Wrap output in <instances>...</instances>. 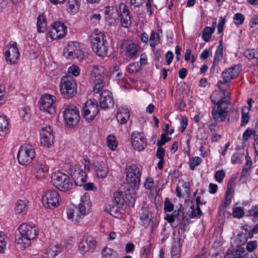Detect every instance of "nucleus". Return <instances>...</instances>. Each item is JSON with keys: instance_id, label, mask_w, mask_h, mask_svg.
<instances>
[{"instance_id": "6ab92c4d", "label": "nucleus", "mask_w": 258, "mask_h": 258, "mask_svg": "<svg viewBox=\"0 0 258 258\" xmlns=\"http://www.w3.org/2000/svg\"><path fill=\"white\" fill-rule=\"evenodd\" d=\"M121 48L126 57L133 59L137 57L140 46L131 40H126L122 43Z\"/></svg>"}, {"instance_id": "864d4df0", "label": "nucleus", "mask_w": 258, "mask_h": 258, "mask_svg": "<svg viewBox=\"0 0 258 258\" xmlns=\"http://www.w3.org/2000/svg\"><path fill=\"white\" fill-rule=\"evenodd\" d=\"M248 215L252 217L253 220H258V204L251 207L248 211Z\"/></svg>"}, {"instance_id": "72a5a7b5", "label": "nucleus", "mask_w": 258, "mask_h": 258, "mask_svg": "<svg viewBox=\"0 0 258 258\" xmlns=\"http://www.w3.org/2000/svg\"><path fill=\"white\" fill-rule=\"evenodd\" d=\"M140 217L142 224L144 226H148L152 220L151 213L147 209H142Z\"/></svg>"}, {"instance_id": "3c124183", "label": "nucleus", "mask_w": 258, "mask_h": 258, "mask_svg": "<svg viewBox=\"0 0 258 258\" xmlns=\"http://www.w3.org/2000/svg\"><path fill=\"white\" fill-rule=\"evenodd\" d=\"M109 213L111 215L116 218L120 217L121 215L120 209H119L117 206L111 207L109 209Z\"/></svg>"}, {"instance_id": "e2e57ef3", "label": "nucleus", "mask_w": 258, "mask_h": 258, "mask_svg": "<svg viewBox=\"0 0 258 258\" xmlns=\"http://www.w3.org/2000/svg\"><path fill=\"white\" fill-rule=\"evenodd\" d=\"M174 205L168 199H166L164 204V209L166 212H171L174 209Z\"/></svg>"}, {"instance_id": "603ef678", "label": "nucleus", "mask_w": 258, "mask_h": 258, "mask_svg": "<svg viewBox=\"0 0 258 258\" xmlns=\"http://www.w3.org/2000/svg\"><path fill=\"white\" fill-rule=\"evenodd\" d=\"M244 212L243 208L240 207H235L233 209V215L237 218H241L244 216Z\"/></svg>"}, {"instance_id": "58836bf2", "label": "nucleus", "mask_w": 258, "mask_h": 258, "mask_svg": "<svg viewBox=\"0 0 258 258\" xmlns=\"http://www.w3.org/2000/svg\"><path fill=\"white\" fill-rule=\"evenodd\" d=\"M214 32L213 29H211L210 27H206L202 34V38L206 42H209L211 38L212 34Z\"/></svg>"}, {"instance_id": "4c0bfd02", "label": "nucleus", "mask_w": 258, "mask_h": 258, "mask_svg": "<svg viewBox=\"0 0 258 258\" xmlns=\"http://www.w3.org/2000/svg\"><path fill=\"white\" fill-rule=\"evenodd\" d=\"M106 143L109 149L112 151L115 150L117 147V142L113 135H109L107 137Z\"/></svg>"}, {"instance_id": "79ce46f5", "label": "nucleus", "mask_w": 258, "mask_h": 258, "mask_svg": "<svg viewBox=\"0 0 258 258\" xmlns=\"http://www.w3.org/2000/svg\"><path fill=\"white\" fill-rule=\"evenodd\" d=\"M90 45L93 51L97 53V32L95 31L90 37Z\"/></svg>"}, {"instance_id": "9b49d317", "label": "nucleus", "mask_w": 258, "mask_h": 258, "mask_svg": "<svg viewBox=\"0 0 258 258\" xmlns=\"http://www.w3.org/2000/svg\"><path fill=\"white\" fill-rule=\"evenodd\" d=\"M141 175L140 170L136 165H132L127 169L126 180L132 187H139L141 183Z\"/></svg>"}, {"instance_id": "f3484780", "label": "nucleus", "mask_w": 258, "mask_h": 258, "mask_svg": "<svg viewBox=\"0 0 258 258\" xmlns=\"http://www.w3.org/2000/svg\"><path fill=\"white\" fill-rule=\"evenodd\" d=\"M108 42L106 36L102 33H98V56L103 57L105 61L108 59L107 52Z\"/></svg>"}, {"instance_id": "c756f323", "label": "nucleus", "mask_w": 258, "mask_h": 258, "mask_svg": "<svg viewBox=\"0 0 258 258\" xmlns=\"http://www.w3.org/2000/svg\"><path fill=\"white\" fill-rule=\"evenodd\" d=\"M80 5V0H68L67 10L70 14L73 15L78 11Z\"/></svg>"}, {"instance_id": "774afa93", "label": "nucleus", "mask_w": 258, "mask_h": 258, "mask_svg": "<svg viewBox=\"0 0 258 258\" xmlns=\"http://www.w3.org/2000/svg\"><path fill=\"white\" fill-rule=\"evenodd\" d=\"M154 183L153 179L151 177H148L146 178L144 185L146 188L150 189L153 186Z\"/></svg>"}, {"instance_id": "aec40b11", "label": "nucleus", "mask_w": 258, "mask_h": 258, "mask_svg": "<svg viewBox=\"0 0 258 258\" xmlns=\"http://www.w3.org/2000/svg\"><path fill=\"white\" fill-rule=\"evenodd\" d=\"M132 145L138 151L143 150L147 146L146 140L143 133L134 132L131 136Z\"/></svg>"}, {"instance_id": "4468645a", "label": "nucleus", "mask_w": 258, "mask_h": 258, "mask_svg": "<svg viewBox=\"0 0 258 258\" xmlns=\"http://www.w3.org/2000/svg\"><path fill=\"white\" fill-rule=\"evenodd\" d=\"M67 28L60 22H56L52 25L51 29L47 33V36L52 39H59L65 36Z\"/></svg>"}, {"instance_id": "bb28decb", "label": "nucleus", "mask_w": 258, "mask_h": 258, "mask_svg": "<svg viewBox=\"0 0 258 258\" xmlns=\"http://www.w3.org/2000/svg\"><path fill=\"white\" fill-rule=\"evenodd\" d=\"M62 250L60 244H51L43 255V258H54Z\"/></svg>"}, {"instance_id": "f8f14e48", "label": "nucleus", "mask_w": 258, "mask_h": 258, "mask_svg": "<svg viewBox=\"0 0 258 258\" xmlns=\"http://www.w3.org/2000/svg\"><path fill=\"white\" fill-rule=\"evenodd\" d=\"M83 114L88 122H91L97 116V101L94 98L88 99L83 105Z\"/></svg>"}, {"instance_id": "5fc2aeb1", "label": "nucleus", "mask_w": 258, "mask_h": 258, "mask_svg": "<svg viewBox=\"0 0 258 258\" xmlns=\"http://www.w3.org/2000/svg\"><path fill=\"white\" fill-rule=\"evenodd\" d=\"M242 158L243 156L241 154L236 152L232 155L231 161L233 164L241 163L242 161Z\"/></svg>"}, {"instance_id": "2f4dec72", "label": "nucleus", "mask_w": 258, "mask_h": 258, "mask_svg": "<svg viewBox=\"0 0 258 258\" xmlns=\"http://www.w3.org/2000/svg\"><path fill=\"white\" fill-rule=\"evenodd\" d=\"M9 123L6 116H0V135L4 136L9 131Z\"/></svg>"}, {"instance_id": "f257e3e1", "label": "nucleus", "mask_w": 258, "mask_h": 258, "mask_svg": "<svg viewBox=\"0 0 258 258\" xmlns=\"http://www.w3.org/2000/svg\"><path fill=\"white\" fill-rule=\"evenodd\" d=\"M19 235L16 236L15 243L23 244L26 248L30 244V241L35 238L38 233V229L33 223H24L21 224L19 228Z\"/></svg>"}, {"instance_id": "7ed1b4c3", "label": "nucleus", "mask_w": 258, "mask_h": 258, "mask_svg": "<svg viewBox=\"0 0 258 258\" xmlns=\"http://www.w3.org/2000/svg\"><path fill=\"white\" fill-rule=\"evenodd\" d=\"M59 89L63 98L69 99L74 97L77 90L76 80L71 75L63 76L60 79Z\"/></svg>"}, {"instance_id": "0e129e2a", "label": "nucleus", "mask_w": 258, "mask_h": 258, "mask_svg": "<svg viewBox=\"0 0 258 258\" xmlns=\"http://www.w3.org/2000/svg\"><path fill=\"white\" fill-rule=\"evenodd\" d=\"M253 234L252 233V232H251V230H250L249 231H248V232L247 233H241L240 234H238V236L239 237H241V238H242V240H241V241L242 242V243H245L248 238H252L253 236Z\"/></svg>"}, {"instance_id": "de8ad7c7", "label": "nucleus", "mask_w": 258, "mask_h": 258, "mask_svg": "<svg viewBox=\"0 0 258 258\" xmlns=\"http://www.w3.org/2000/svg\"><path fill=\"white\" fill-rule=\"evenodd\" d=\"M232 258H246L244 249L242 247H239L234 251Z\"/></svg>"}, {"instance_id": "0eeeda50", "label": "nucleus", "mask_w": 258, "mask_h": 258, "mask_svg": "<svg viewBox=\"0 0 258 258\" xmlns=\"http://www.w3.org/2000/svg\"><path fill=\"white\" fill-rule=\"evenodd\" d=\"M36 153L34 147L30 144L22 145L17 154L19 163L24 166L30 164L34 160Z\"/></svg>"}, {"instance_id": "338daca9", "label": "nucleus", "mask_w": 258, "mask_h": 258, "mask_svg": "<svg viewBox=\"0 0 258 258\" xmlns=\"http://www.w3.org/2000/svg\"><path fill=\"white\" fill-rule=\"evenodd\" d=\"M226 23V19L224 17H220L218 26V33H221L223 32L224 30V26Z\"/></svg>"}, {"instance_id": "13d9d810", "label": "nucleus", "mask_w": 258, "mask_h": 258, "mask_svg": "<svg viewBox=\"0 0 258 258\" xmlns=\"http://www.w3.org/2000/svg\"><path fill=\"white\" fill-rule=\"evenodd\" d=\"M225 176V173L223 170H220L215 173V180L219 183H221Z\"/></svg>"}, {"instance_id": "052dcab7", "label": "nucleus", "mask_w": 258, "mask_h": 258, "mask_svg": "<svg viewBox=\"0 0 258 258\" xmlns=\"http://www.w3.org/2000/svg\"><path fill=\"white\" fill-rule=\"evenodd\" d=\"M257 247V242L256 240L248 241L246 244V250L248 252L253 251Z\"/></svg>"}, {"instance_id": "dca6fc26", "label": "nucleus", "mask_w": 258, "mask_h": 258, "mask_svg": "<svg viewBox=\"0 0 258 258\" xmlns=\"http://www.w3.org/2000/svg\"><path fill=\"white\" fill-rule=\"evenodd\" d=\"M40 144L45 147H49L53 144L54 137L52 129L49 125L42 127L40 133Z\"/></svg>"}, {"instance_id": "09e8293b", "label": "nucleus", "mask_w": 258, "mask_h": 258, "mask_svg": "<svg viewBox=\"0 0 258 258\" xmlns=\"http://www.w3.org/2000/svg\"><path fill=\"white\" fill-rule=\"evenodd\" d=\"M244 15L239 13H236L233 17V22L235 24L237 25H242L244 22Z\"/></svg>"}, {"instance_id": "a18cd8bd", "label": "nucleus", "mask_w": 258, "mask_h": 258, "mask_svg": "<svg viewBox=\"0 0 258 258\" xmlns=\"http://www.w3.org/2000/svg\"><path fill=\"white\" fill-rule=\"evenodd\" d=\"M202 161V159L199 157H195L189 161L190 169L194 170L196 166H198Z\"/></svg>"}, {"instance_id": "cd10ccee", "label": "nucleus", "mask_w": 258, "mask_h": 258, "mask_svg": "<svg viewBox=\"0 0 258 258\" xmlns=\"http://www.w3.org/2000/svg\"><path fill=\"white\" fill-rule=\"evenodd\" d=\"M130 116L129 110L126 108H118L117 111L116 119L120 124L125 123Z\"/></svg>"}, {"instance_id": "680f3d73", "label": "nucleus", "mask_w": 258, "mask_h": 258, "mask_svg": "<svg viewBox=\"0 0 258 258\" xmlns=\"http://www.w3.org/2000/svg\"><path fill=\"white\" fill-rule=\"evenodd\" d=\"M108 75L103 74L99 76V77H98V85H101L100 87H103L108 82Z\"/></svg>"}, {"instance_id": "ea45409f", "label": "nucleus", "mask_w": 258, "mask_h": 258, "mask_svg": "<svg viewBox=\"0 0 258 258\" xmlns=\"http://www.w3.org/2000/svg\"><path fill=\"white\" fill-rule=\"evenodd\" d=\"M149 40L151 47L155 48L160 43V38L158 34L154 31H152Z\"/></svg>"}, {"instance_id": "2eb2a0df", "label": "nucleus", "mask_w": 258, "mask_h": 258, "mask_svg": "<svg viewBox=\"0 0 258 258\" xmlns=\"http://www.w3.org/2000/svg\"><path fill=\"white\" fill-rule=\"evenodd\" d=\"M96 246V240L94 237L88 236L85 240H83L79 245L80 252L84 255L92 252Z\"/></svg>"}, {"instance_id": "7c9ffc66", "label": "nucleus", "mask_w": 258, "mask_h": 258, "mask_svg": "<svg viewBox=\"0 0 258 258\" xmlns=\"http://www.w3.org/2000/svg\"><path fill=\"white\" fill-rule=\"evenodd\" d=\"M223 57V48L222 45V40L221 39L217 46V50L215 52L214 58L213 60V64L214 66L218 63L222 59Z\"/></svg>"}, {"instance_id": "9d476101", "label": "nucleus", "mask_w": 258, "mask_h": 258, "mask_svg": "<svg viewBox=\"0 0 258 258\" xmlns=\"http://www.w3.org/2000/svg\"><path fill=\"white\" fill-rule=\"evenodd\" d=\"M61 202L59 193L54 190L47 191L42 197V203L46 208L53 209L57 207Z\"/></svg>"}, {"instance_id": "1a4fd4ad", "label": "nucleus", "mask_w": 258, "mask_h": 258, "mask_svg": "<svg viewBox=\"0 0 258 258\" xmlns=\"http://www.w3.org/2000/svg\"><path fill=\"white\" fill-rule=\"evenodd\" d=\"M5 57L8 64H16L20 58V52L15 42H9L5 48Z\"/></svg>"}, {"instance_id": "69168bd1", "label": "nucleus", "mask_w": 258, "mask_h": 258, "mask_svg": "<svg viewBox=\"0 0 258 258\" xmlns=\"http://www.w3.org/2000/svg\"><path fill=\"white\" fill-rule=\"evenodd\" d=\"M171 139V138H169L168 139L167 138V136H166V134H162L161 136V138H160V140L158 141L157 142V146L158 147H162V146L167 142H168Z\"/></svg>"}, {"instance_id": "a19ab883", "label": "nucleus", "mask_w": 258, "mask_h": 258, "mask_svg": "<svg viewBox=\"0 0 258 258\" xmlns=\"http://www.w3.org/2000/svg\"><path fill=\"white\" fill-rule=\"evenodd\" d=\"M67 215L69 219L72 221L78 222L81 218L79 215H75V210L68 208L67 209Z\"/></svg>"}, {"instance_id": "c9c22d12", "label": "nucleus", "mask_w": 258, "mask_h": 258, "mask_svg": "<svg viewBox=\"0 0 258 258\" xmlns=\"http://www.w3.org/2000/svg\"><path fill=\"white\" fill-rule=\"evenodd\" d=\"M37 31L38 32H44L46 28V20L44 14L40 15L37 18Z\"/></svg>"}, {"instance_id": "6e6d98bb", "label": "nucleus", "mask_w": 258, "mask_h": 258, "mask_svg": "<svg viewBox=\"0 0 258 258\" xmlns=\"http://www.w3.org/2000/svg\"><path fill=\"white\" fill-rule=\"evenodd\" d=\"M20 113L24 120H27L30 117V108L28 106L22 107L20 110Z\"/></svg>"}, {"instance_id": "20e7f679", "label": "nucleus", "mask_w": 258, "mask_h": 258, "mask_svg": "<svg viewBox=\"0 0 258 258\" xmlns=\"http://www.w3.org/2000/svg\"><path fill=\"white\" fill-rule=\"evenodd\" d=\"M63 55L68 59L77 58L82 61L85 58L84 45L77 42H71L64 48Z\"/></svg>"}, {"instance_id": "e433bc0d", "label": "nucleus", "mask_w": 258, "mask_h": 258, "mask_svg": "<svg viewBox=\"0 0 258 258\" xmlns=\"http://www.w3.org/2000/svg\"><path fill=\"white\" fill-rule=\"evenodd\" d=\"M108 173V169L105 163L101 161L98 165V178H103L107 176Z\"/></svg>"}, {"instance_id": "6e6552de", "label": "nucleus", "mask_w": 258, "mask_h": 258, "mask_svg": "<svg viewBox=\"0 0 258 258\" xmlns=\"http://www.w3.org/2000/svg\"><path fill=\"white\" fill-rule=\"evenodd\" d=\"M56 98L55 96L48 94L42 95L40 101L41 110L50 114L56 112Z\"/></svg>"}, {"instance_id": "b1692460", "label": "nucleus", "mask_w": 258, "mask_h": 258, "mask_svg": "<svg viewBox=\"0 0 258 258\" xmlns=\"http://www.w3.org/2000/svg\"><path fill=\"white\" fill-rule=\"evenodd\" d=\"M120 10V23L122 27L128 28L131 25V19L128 7L124 3H121L119 6Z\"/></svg>"}, {"instance_id": "c03bdc74", "label": "nucleus", "mask_w": 258, "mask_h": 258, "mask_svg": "<svg viewBox=\"0 0 258 258\" xmlns=\"http://www.w3.org/2000/svg\"><path fill=\"white\" fill-rule=\"evenodd\" d=\"M140 64L138 62H134L128 65L127 68V72L129 73H136L138 72L140 70Z\"/></svg>"}, {"instance_id": "4d7b16f0", "label": "nucleus", "mask_w": 258, "mask_h": 258, "mask_svg": "<svg viewBox=\"0 0 258 258\" xmlns=\"http://www.w3.org/2000/svg\"><path fill=\"white\" fill-rule=\"evenodd\" d=\"M68 73L74 76H78L80 74V68L76 65H72L70 67L67 71Z\"/></svg>"}, {"instance_id": "c85d7f7f", "label": "nucleus", "mask_w": 258, "mask_h": 258, "mask_svg": "<svg viewBox=\"0 0 258 258\" xmlns=\"http://www.w3.org/2000/svg\"><path fill=\"white\" fill-rule=\"evenodd\" d=\"M28 201L26 200H18L15 205V211L17 214H21L22 215L26 214L27 211Z\"/></svg>"}, {"instance_id": "37998d69", "label": "nucleus", "mask_w": 258, "mask_h": 258, "mask_svg": "<svg viewBox=\"0 0 258 258\" xmlns=\"http://www.w3.org/2000/svg\"><path fill=\"white\" fill-rule=\"evenodd\" d=\"M244 56L248 59H253L258 57V51L254 49H246L244 52Z\"/></svg>"}, {"instance_id": "f704fd0d", "label": "nucleus", "mask_w": 258, "mask_h": 258, "mask_svg": "<svg viewBox=\"0 0 258 258\" xmlns=\"http://www.w3.org/2000/svg\"><path fill=\"white\" fill-rule=\"evenodd\" d=\"M246 163L245 164L244 167L242 169L241 172V177H245L248 176L250 172L251 168L252 162L250 157L247 155L245 157Z\"/></svg>"}, {"instance_id": "f03ea898", "label": "nucleus", "mask_w": 258, "mask_h": 258, "mask_svg": "<svg viewBox=\"0 0 258 258\" xmlns=\"http://www.w3.org/2000/svg\"><path fill=\"white\" fill-rule=\"evenodd\" d=\"M80 164L71 165L70 171L71 175L74 178L75 183L78 186H83V188L86 190H94L96 187L93 183L88 182L84 184L87 181V174Z\"/></svg>"}, {"instance_id": "393cba45", "label": "nucleus", "mask_w": 258, "mask_h": 258, "mask_svg": "<svg viewBox=\"0 0 258 258\" xmlns=\"http://www.w3.org/2000/svg\"><path fill=\"white\" fill-rule=\"evenodd\" d=\"M49 168L46 163L41 161H38L34 167V174L38 179L44 178L48 172Z\"/></svg>"}, {"instance_id": "5701e85b", "label": "nucleus", "mask_w": 258, "mask_h": 258, "mask_svg": "<svg viewBox=\"0 0 258 258\" xmlns=\"http://www.w3.org/2000/svg\"><path fill=\"white\" fill-rule=\"evenodd\" d=\"M100 106L102 109L113 107L114 100L111 93L108 90H104L100 93Z\"/></svg>"}, {"instance_id": "423d86ee", "label": "nucleus", "mask_w": 258, "mask_h": 258, "mask_svg": "<svg viewBox=\"0 0 258 258\" xmlns=\"http://www.w3.org/2000/svg\"><path fill=\"white\" fill-rule=\"evenodd\" d=\"M64 123L69 127L76 126L79 122L80 116L78 108L73 104L67 105L63 112Z\"/></svg>"}, {"instance_id": "ddd939ff", "label": "nucleus", "mask_w": 258, "mask_h": 258, "mask_svg": "<svg viewBox=\"0 0 258 258\" xmlns=\"http://www.w3.org/2000/svg\"><path fill=\"white\" fill-rule=\"evenodd\" d=\"M230 103V101H225L219 103L218 105H215L213 107L211 113L214 119L216 121H223L225 120Z\"/></svg>"}, {"instance_id": "473e14b6", "label": "nucleus", "mask_w": 258, "mask_h": 258, "mask_svg": "<svg viewBox=\"0 0 258 258\" xmlns=\"http://www.w3.org/2000/svg\"><path fill=\"white\" fill-rule=\"evenodd\" d=\"M102 258H118V254L113 249L104 247L101 252Z\"/></svg>"}, {"instance_id": "4be33fe9", "label": "nucleus", "mask_w": 258, "mask_h": 258, "mask_svg": "<svg viewBox=\"0 0 258 258\" xmlns=\"http://www.w3.org/2000/svg\"><path fill=\"white\" fill-rule=\"evenodd\" d=\"M104 13L106 21L110 25H114L119 21L120 13L116 7H106L104 9Z\"/></svg>"}, {"instance_id": "bf43d9fd", "label": "nucleus", "mask_w": 258, "mask_h": 258, "mask_svg": "<svg viewBox=\"0 0 258 258\" xmlns=\"http://www.w3.org/2000/svg\"><path fill=\"white\" fill-rule=\"evenodd\" d=\"M246 107H244L242 110V116H241V125L243 126L245 125L249 121V115L248 112H245Z\"/></svg>"}, {"instance_id": "39448f33", "label": "nucleus", "mask_w": 258, "mask_h": 258, "mask_svg": "<svg viewBox=\"0 0 258 258\" xmlns=\"http://www.w3.org/2000/svg\"><path fill=\"white\" fill-rule=\"evenodd\" d=\"M53 185L61 191H67L71 190L73 183L67 174L61 172L57 171L54 173L52 176Z\"/></svg>"}, {"instance_id": "412c9836", "label": "nucleus", "mask_w": 258, "mask_h": 258, "mask_svg": "<svg viewBox=\"0 0 258 258\" xmlns=\"http://www.w3.org/2000/svg\"><path fill=\"white\" fill-rule=\"evenodd\" d=\"M78 208L81 215L82 216L88 215L91 212L92 202L88 193L86 192L81 196Z\"/></svg>"}, {"instance_id": "a878e982", "label": "nucleus", "mask_w": 258, "mask_h": 258, "mask_svg": "<svg viewBox=\"0 0 258 258\" xmlns=\"http://www.w3.org/2000/svg\"><path fill=\"white\" fill-rule=\"evenodd\" d=\"M239 73V69L237 66L225 69L222 73V77L224 80V82L223 83L224 84L230 82L232 80L235 79Z\"/></svg>"}, {"instance_id": "8fccbe9b", "label": "nucleus", "mask_w": 258, "mask_h": 258, "mask_svg": "<svg viewBox=\"0 0 258 258\" xmlns=\"http://www.w3.org/2000/svg\"><path fill=\"white\" fill-rule=\"evenodd\" d=\"M7 245L6 236L3 232L0 231V253H3Z\"/></svg>"}, {"instance_id": "49530a36", "label": "nucleus", "mask_w": 258, "mask_h": 258, "mask_svg": "<svg viewBox=\"0 0 258 258\" xmlns=\"http://www.w3.org/2000/svg\"><path fill=\"white\" fill-rule=\"evenodd\" d=\"M181 246L179 244L178 245H174L171 249L172 258H180Z\"/></svg>"}, {"instance_id": "a211bd4d", "label": "nucleus", "mask_w": 258, "mask_h": 258, "mask_svg": "<svg viewBox=\"0 0 258 258\" xmlns=\"http://www.w3.org/2000/svg\"><path fill=\"white\" fill-rule=\"evenodd\" d=\"M223 84L224 83L221 81H219L218 86L220 91H215L211 95V100L215 105H218L219 103L225 101H230V92L225 89L222 90L221 89L220 84Z\"/></svg>"}]
</instances>
